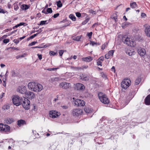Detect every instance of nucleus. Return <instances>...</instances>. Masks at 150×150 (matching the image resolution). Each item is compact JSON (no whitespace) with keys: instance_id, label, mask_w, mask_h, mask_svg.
Returning a JSON list of instances; mask_svg holds the SVG:
<instances>
[{"instance_id":"nucleus-1","label":"nucleus","mask_w":150,"mask_h":150,"mask_svg":"<svg viewBox=\"0 0 150 150\" xmlns=\"http://www.w3.org/2000/svg\"><path fill=\"white\" fill-rule=\"evenodd\" d=\"M28 88L34 92H38L41 91L43 89L42 85L35 82H30L28 85Z\"/></svg>"},{"instance_id":"nucleus-2","label":"nucleus","mask_w":150,"mask_h":150,"mask_svg":"<svg viewBox=\"0 0 150 150\" xmlns=\"http://www.w3.org/2000/svg\"><path fill=\"white\" fill-rule=\"evenodd\" d=\"M98 96L100 100L102 103L105 104H108L109 103V100L107 96L102 92H99Z\"/></svg>"},{"instance_id":"nucleus-3","label":"nucleus","mask_w":150,"mask_h":150,"mask_svg":"<svg viewBox=\"0 0 150 150\" xmlns=\"http://www.w3.org/2000/svg\"><path fill=\"white\" fill-rule=\"evenodd\" d=\"M23 98L20 97L18 96H14L12 98L13 104L16 106H18L22 104Z\"/></svg>"},{"instance_id":"nucleus-4","label":"nucleus","mask_w":150,"mask_h":150,"mask_svg":"<svg viewBox=\"0 0 150 150\" xmlns=\"http://www.w3.org/2000/svg\"><path fill=\"white\" fill-rule=\"evenodd\" d=\"M21 104L23 108L26 110H28L30 108V101L27 98L23 97Z\"/></svg>"},{"instance_id":"nucleus-5","label":"nucleus","mask_w":150,"mask_h":150,"mask_svg":"<svg viewBox=\"0 0 150 150\" xmlns=\"http://www.w3.org/2000/svg\"><path fill=\"white\" fill-rule=\"evenodd\" d=\"M122 40L124 44L130 46H131L133 42V40L132 39L129 38L127 35L122 37Z\"/></svg>"},{"instance_id":"nucleus-6","label":"nucleus","mask_w":150,"mask_h":150,"mask_svg":"<svg viewBox=\"0 0 150 150\" xmlns=\"http://www.w3.org/2000/svg\"><path fill=\"white\" fill-rule=\"evenodd\" d=\"M131 81L128 79H124L121 83V86L124 89H127L130 85Z\"/></svg>"},{"instance_id":"nucleus-7","label":"nucleus","mask_w":150,"mask_h":150,"mask_svg":"<svg viewBox=\"0 0 150 150\" xmlns=\"http://www.w3.org/2000/svg\"><path fill=\"white\" fill-rule=\"evenodd\" d=\"M10 130V127L7 125L0 124V131L7 132Z\"/></svg>"},{"instance_id":"nucleus-8","label":"nucleus","mask_w":150,"mask_h":150,"mask_svg":"<svg viewBox=\"0 0 150 150\" xmlns=\"http://www.w3.org/2000/svg\"><path fill=\"white\" fill-rule=\"evenodd\" d=\"M82 112V110L80 109H74L73 110L72 114L75 117H78L81 115Z\"/></svg>"},{"instance_id":"nucleus-9","label":"nucleus","mask_w":150,"mask_h":150,"mask_svg":"<svg viewBox=\"0 0 150 150\" xmlns=\"http://www.w3.org/2000/svg\"><path fill=\"white\" fill-rule=\"evenodd\" d=\"M71 84L66 82H62L59 84L60 87L65 89H67L71 87Z\"/></svg>"},{"instance_id":"nucleus-10","label":"nucleus","mask_w":150,"mask_h":150,"mask_svg":"<svg viewBox=\"0 0 150 150\" xmlns=\"http://www.w3.org/2000/svg\"><path fill=\"white\" fill-rule=\"evenodd\" d=\"M26 96L27 98L30 99H32L35 97V93L30 91H28L25 93Z\"/></svg>"},{"instance_id":"nucleus-11","label":"nucleus","mask_w":150,"mask_h":150,"mask_svg":"<svg viewBox=\"0 0 150 150\" xmlns=\"http://www.w3.org/2000/svg\"><path fill=\"white\" fill-rule=\"evenodd\" d=\"M75 88L77 90L83 91L85 89V86L81 83H77L76 84Z\"/></svg>"},{"instance_id":"nucleus-12","label":"nucleus","mask_w":150,"mask_h":150,"mask_svg":"<svg viewBox=\"0 0 150 150\" xmlns=\"http://www.w3.org/2000/svg\"><path fill=\"white\" fill-rule=\"evenodd\" d=\"M17 91L18 92H19L21 94H25V93H26V87L25 86L19 87L18 88Z\"/></svg>"},{"instance_id":"nucleus-13","label":"nucleus","mask_w":150,"mask_h":150,"mask_svg":"<svg viewBox=\"0 0 150 150\" xmlns=\"http://www.w3.org/2000/svg\"><path fill=\"white\" fill-rule=\"evenodd\" d=\"M145 104L147 105H150V94L148 95L144 100Z\"/></svg>"},{"instance_id":"nucleus-14","label":"nucleus","mask_w":150,"mask_h":150,"mask_svg":"<svg viewBox=\"0 0 150 150\" xmlns=\"http://www.w3.org/2000/svg\"><path fill=\"white\" fill-rule=\"evenodd\" d=\"M138 52L140 56L143 57L145 54L146 51L144 49H141L138 50Z\"/></svg>"},{"instance_id":"nucleus-15","label":"nucleus","mask_w":150,"mask_h":150,"mask_svg":"<svg viewBox=\"0 0 150 150\" xmlns=\"http://www.w3.org/2000/svg\"><path fill=\"white\" fill-rule=\"evenodd\" d=\"M146 30L145 31V33L146 35L150 37V25L147 26L146 28Z\"/></svg>"},{"instance_id":"nucleus-16","label":"nucleus","mask_w":150,"mask_h":150,"mask_svg":"<svg viewBox=\"0 0 150 150\" xmlns=\"http://www.w3.org/2000/svg\"><path fill=\"white\" fill-rule=\"evenodd\" d=\"M55 112L56 111H50L49 112V115H50V117L53 118H56V116L55 115Z\"/></svg>"},{"instance_id":"nucleus-17","label":"nucleus","mask_w":150,"mask_h":150,"mask_svg":"<svg viewBox=\"0 0 150 150\" xmlns=\"http://www.w3.org/2000/svg\"><path fill=\"white\" fill-rule=\"evenodd\" d=\"M126 53L130 56H132L134 54L135 52L133 50H128L126 51Z\"/></svg>"},{"instance_id":"nucleus-18","label":"nucleus","mask_w":150,"mask_h":150,"mask_svg":"<svg viewBox=\"0 0 150 150\" xmlns=\"http://www.w3.org/2000/svg\"><path fill=\"white\" fill-rule=\"evenodd\" d=\"M83 61L86 62H90L93 60V58L91 57H86L83 58L82 59Z\"/></svg>"},{"instance_id":"nucleus-19","label":"nucleus","mask_w":150,"mask_h":150,"mask_svg":"<svg viewBox=\"0 0 150 150\" xmlns=\"http://www.w3.org/2000/svg\"><path fill=\"white\" fill-rule=\"evenodd\" d=\"M24 124H26V122L24 120H21L18 121L17 124L19 126L22 125Z\"/></svg>"},{"instance_id":"nucleus-20","label":"nucleus","mask_w":150,"mask_h":150,"mask_svg":"<svg viewBox=\"0 0 150 150\" xmlns=\"http://www.w3.org/2000/svg\"><path fill=\"white\" fill-rule=\"evenodd\" d=\"M5 122L8 124H11L13 122V120L12 119L9 118H7L5 120Z\"/></svg>"},{"instance_id":"nucleus-21","label":"nucleus","mask_w":150,"mask_h":150,"mask_svg":"<svg viewBox=\"0 0 150 150\" xmlns=\"http://www.w3.org/2000/svg\"><path fill=\"white\" fill-rule=\"evenodd\" d=\"M130 6L132 8H134L137 7V5L136 2H134L130 3Z\"/></svg>"},{"instance_id":"nucleus-22","label":"nucleus","mask_w":150,"mask_h":150,"mask_svg":"<svg viewBox=\"0 0 150 150\" xmlns=\"http://www.w3.org/2000/svg\"><path fill=\"white\" fill-rule=\"evenodd\" d=\"M84 110L86 113H89L92 111V110L90 108L86 107L84 108Z\"/></svg>"},{"instance_id":"nucleus-23","label":"nucleus","mask_w":150,"mask_h":150,"mask_svg":"<svg viewBox=\"0 0 150 150\" xmlns=\"http://www.w3.org/2000/svg\"><path fill=\"white\" fill-rule=\"evenodd\" d=\"M29 7V6L28 5L25 4H23L21 5V9L24 10H26L28 9Z\"/></svg>"},{"instance_id":"nucleus-24","label":"nucleus","mask_w":150,"mask_h":150,"mask_svg":"<svg viewBox=\"0 0 150 150\" xmlns=\"http://www.w3.org/2000/svg\"><path fill=\"white\" fill-rule=\"evenodd\" d=\"M81 79L83 81H87L88 80V79L86 75L85 74H82L81 76H80Z\"/></svg>"},{"instance_id":"nucleus-25","label":"nucleus","mask_w":150,"mask_h":150,"mask_svg":"<svg viewBox=\"0 0 150 150\" xmlns=\"http://www.w3.org/2000/svg\"><path fill=\"white\" fill-rule=\"evenodd\" d=\"M81 36H78L76 37H72V39L76 41H79L80 40L81 38Z\"/></svg>"},{"instance_id":"nucleus-26","label":"nucleus","mask_w":150,"mask_h":150,"mask_svg":"<svg viewBox=\"0 0 150 150\" xmlns=\"http://www.w3.org/2000/svg\"><path fill=\"white\" fill-rule=\"evenodd\" d=\"M79 101L78 106H83L85 105V103L84 101L80 99L79 100Z\"/></svg>"},{"instance_id":"nucleus-27","label":"nucleus","mask_w":150,"mask_h":150,"mask_svg":"<svg viewBox=\"0 0 150 150\" xmlns=\"http://www.w3.org/2000/svg\"><path fill=\"white\" fill-rule=\"evenodd\" d=\"M79 99H76L74 100L72 102V103L74 104V105L78 106L79 102Z\"/></svg>"},{"instance_id":"nucleus-28","label":"nucleus","mask_w":150,"mask_h":150,"mask_svg":"<svg viewBox=\"0 0 150 150\" xmlns=\"http://www.w3.org/2000/svg\"><path fill=\"white\" fill-rule=\"evenodd\" d=\"M47 21H40L39 25H42L45 24H47L48 23L47 22Z\"/></svg>"},{"instance_id":"nucleus-29","label":"nucleus","mask_w":150,"mask_h":150,"mask_svg":"<svg viewBox=\"0 0 150 150\" xmlns=\"http://www.w3.org/2000/svg\"><path fill=\"white\" fill-rule=\"evenodd\" d=\"M69 17L71 20L74 21H75L76 20V18L73 14H70L69 16Z\"/></svg>"},{"instance_id":"nucleus-30","label":"nucleus","mask_w":150,"mask_h":150,"mask_svg":"<svg viewBox=\"0 0 150 150\" xmlns=\"http://www.w3.org/2000/svg\"><path fill=\"white\" fill-rule=\"evenodd\" d=\"M141 81V79L140 78L137 79L135 81V84L137 85L139 84Z\"/></svg>"},{"instance_id":"nucleus-31","label":"nucleus","mask_w":150,"mask_h":150,"mask_svg":"<svg viewBox=\"0 0 150 150\" xmlns=\"http://www.w3.org/2000/svg\"><path fill=\"white\" fill-rule=\"evenodd\" d=\"M114 51L115 50H110L108 52V54L110 56H112Z\"/></svg>"},{"instance_id":"nucleus-32","label":"nucleus","mask_w":150,"mask_h":150,"mask_svg":"<svg viewBox=\"0 0 150 150\" xmlns=\"http://www.w3.org/2000/svg\"><path fill=\"white\" fill-rule=\"evenodd\" d=\"M57 5L58 7H61L62 6V4L60 1L57 2Z\"/></svg>"},{"instance_id":"nucleus-33","label":"nucleus","mask_w":150,"mask_h":150,"mask_svg":"<svg viewBox=\"0 0 150 150\" xmlns=\"http://www.w3.org/2000/svg\"><path fill=\"white\" fill-rule=\"evenodd\" d=\"M14 8L15 10L17 11L19 8L18 5L17 4L15 3L13 4Z\"/></svg>"},{"instance_id":"nucleus-34","label":"nucleus","mask_w":150,"mask_h":150,"mask_svg":"<svg viewBox=\"0 0 150 150\" xmlns=\"http://www.w3.org/2000/svg\"><path fill=\"white\" fill-rule=\"evenodd\" d=\"M46 11L47 13H51L52 12V9L51 8H47V9Z\"/></svg>"},{"instance_id":"nucleus-35","label":"nucleus","mask_w":150,"mask_h":150,"mask_svg":"<svg viewBox=\"0 0 150 150\" xmlns=\"http://www.w3.org/2000/svg\"><path fill=\"white\" fill-rule=\"evenodd\" d=\"M89 18H88L86 19V20L83 21L82 23V24L83 25H84L86 24L89 21Z\"/></svg>"},{"instance_id":"nucleus-36","label":"nucleus","mask_w":150,"mask_h":150,"mask_svg":"<svg viewBox=\"0 0 150 150\" xmlns=\"http://www.w3.org/2000/svg\"><path fill=\"white\" fill-rule=\"evenodd\" d=\"M11 73L12 74V76H16L17 75V74L15 72V71L14 70L12 71H11Z\"/></svg>"},{"instance_id":"nucleus-37","label":"nucleus","mask_w":150,"mask_h":150,"mask_svg":"<svg viewBox=\"0 0 150 150\" xmlns=\"http://www.w3.org/2000/svg\"><path fill=\"white\" fill-rule=\"evenodd\" d=\"M37 43V41H34L31 42L28 45L29 46H30L35 45L36 43Z\"/></svg>"},{"instance_id":"nucleus-38","label":"nucleus","mask_w":150,"mask_h":150,"mask_svg":"<svg viewBox=\"0 0 150 150\" xmlns=\"http://www.w3.org/2000/svg\"><path fill=\"white\" fill-rule=\"evenodd\" d=\"M39 34V33H37L36 34H34L33 35H31L30 37V39H33L34 37H36V36H37L38 34Z\"/></svg>"},{"instance_id":"nucleus-39","label":"nucleus","mask_w":150,"mask_h":150,"mask_svg":"<svg viewBox=\"0 0 150 150\" xmlns=\"http://www.w3.org/2000/svg\"><path fill=\"white\" fill-rule=\"evenodd\" d=\"M97 64L98 66H102V62L98 60L97 62Z\"/></svg>"},{"instance_id":"nucleus-40","label":"nucleus","mask_w":150,"mask_h":150,"mask_svg":"<svg viewBox=\"0 0 150 150\" xmlns=\"http://www.w3.org/2000/svg\"><path fill=\"white\" fill-rule=\"evenodd\" d=\"M19 26L22 25H24V26H25L26 25H27V24L23 22H21L18 24Z\"/></svg>"},{"instance_id":"nucleus-41","label":"nucleus","mask_w":150,"mask_h":150,"mask_svg":"<svg viewBox=\"0 0 150 150\" xmlns=\"http://www.w3.org/2000/svg\"><path fill=\"white\" fill-rule=\"evenodd\" d=\"M9 42V40L7 39H5L3 40V42L4 43L6 44Z\"/></svg>"},{"instance_id":"nucleus-42","label":"nucleus","mask_w":150,"mask_h":150,"mask_svg":"<svg viewBox=\"0 0 150 150\" xmlns=\"http://www.w3.org/2000/svg\"><path fill=\"white\" fill-rule=\"evenodd\" d=\"M6 12V11H5L3 9L0 8V13H2L3 14L5 13Z\"/></svg>"},{"instance_id":"nucleus-43","label":"nucleus","mask_w":150,"mask_h":150,"mask_svg":"<svg viewBox=\"0 0 150 150\" xmlns=\"http://www.w3.org/2000/svg\"><path fill=\"white\" fill-rule=\"evenodd\" d=\"M93 33L92 32H90L87 34V35L88 36L89 38H91L92 37Z\"/></svg>"},{"instance_id":"nucleus-44","label":"nucleus","mask_w":150,"mask_h":150,"mask_svg":"<svg viewBox=\"0 0 150 150\" xmlns=\"http://www.w3.org/2000/svg\"><path fill=\"white\" fill-rule=\"evenodd\" d=\"M58 68H49L47 70H49V71H54L56 70L57 69H58Z\"/></svg>"},{"instance_id":"nucleus-45","label":"nucleus","mask_w":150,"mask_h":150,"mask_svg":"<svg viewBox=\"0 0 150 150\" xmlns=\"http://www.w3.org/2000/svg\"><path fill=\"white\" fill-rule=\"evenodd\" d=\"M56 53L52 51H50V54L51 55H54L56 54Z\"/></svg>"},{"instance_id":"nucleus-46","label":"nucleus","mask_w":150,"mask_h":150,"mask_svg":"<svg viewBox=\"0 0 150 150\" xmlns=\"http://www.w3.org/2000/svg\"><path fill=\"white\" fill-rule=\"evenodd\" d=\"M76 16L78 18H79L81 16V14L79 12H76Z\"/></svg>"},{"instance_id":"nucleus-47","label":"nucleus","mask_w":150,"mask_h":150,"mask_svg":"<svg viewBox=\"0 0 150 150\" xmlns=\"http://www.w3.org/2000/svg\"><path fill=\"white\" fill-rule=\"evenodd\" d=\"M64 53V51L63 50H60L59 51V55L60 56H62L63 53Z\"/></svg>"},{"instance_id":"nucleus-48","label":"nucleus","mask_w":150,"mask_h":150,"mask_svg":"<svg viewBox=\"0 0 150 150\" xmlns=\"http://www.w3.org/2000/svg\"><path fill=\"white\" fill-rule=\"evenodd\" d=\"M110 56L108 53L105 54V57L106 59H108L110 58Z\"/></svg>"},{"instance_id":"nucleus-49","label":"nucleus","mask_w":150,"mask_h":150,"mask_svg":"<svg viewBox=\"0 0 150 150\" xmlns=\"http://www.w3.org/2000/svg\"><path fill=\"white\" fill-rule=\"evenodd\" d=\"M59 13H56L54 14V15H53V17L54 18H57L58 16H59Z\"/></svg>"},{"instance_id":"nucleus-50","label":"nucleus","mask_w":150,"mask_h":150,"mask_svg":"<svg viewBox=\"0 0 150 150\" xmlns=\"http://www.w3.org/2000/svg\"><path fill=\"white\" fill-rule=\"evenodd\" d=\"M13 41L15 43L17 44L19 42L20 40H19L15 39L13 40Z\"/></svg>"},{"instance_id":"nucleus-51","label":"nucleus","mask_w":150,"mask_h":150,"mask_svg":"<svg viewBox=\"0 0 150 150\" xmlns=\"http://www.w3.org/2000/svg\"><path fill=\"white\" fill-rule=\"evenodd\" d=\"M97 43L96 42L94 41H92L91 43V44L93 46L95 45H97Z\"/></svg>"},{"instance_id":"nucleus-52","label":"nucleus","mask_w":150,"mask_h":150,"mask_svg":"<svg viewBox=\"0 0 150 150\" xmlns=\"http://www.w3.org/2000/svg\"><path fill=\"white\" fill-rule=\"evenodd\" d=\"M104 57H100L99 59H98V60L100 61H102L104 60Z\"/></svg>"},{"instance_id":"nucleus-53","label":"nucleus","mask_w":150,"mask_h":150,"mask_svg":"<svg viewBox=\"0 0 150 150\" xmlns=\"http://www.w3.org/2000/svg\"><path fill=\"white\" fill-rule=\"evenodd\" d=\"M38 55L40 60H41L42 59V55L41 54H38Z\"/></svg>"},{"instance_id":"nucleus-54","label":"nucleus","mask_w":150,"mask_h":150,"mask_svg":"<svg viewBox=\"0 0 150 150\" xmlns=\"http://www.w3.org/2000/svg\"><path fill=\"white\" fill-rule=\"evenodd\" d=\"M105 44H103L102 46L101 49L103 50L105 49Z\"/></svg>"},{"instance_id":"nucleus-55","label":"nucleus","mask_w":150,"mask_h":150,"mask_svg":"<svg viewBox=\"0 0 150 150\" xmlns=\"http://www.w3.org/2000/svg\"><path fill=\"white\" fill-rule=\"evenodd\" d=\"M42 31V30L41 28H40L39 30H37L36 31V32H38V33H39L41 32Z\"/></svg>"},{"instance_id":"nucleus-56","label":"nucleus","mask_w":150,"mask_h":150,"mask_svg":"<svg viewBox=\"0 0 150 150\" xmlns=\"http://www.w3.org/2000/svg\"><path fill=\"white\" fill-rule=\"evenodd\" d=\"M112 19H114L115 20V22H116L117 20V16H115L114 17H113L112 18Z\"/></svg>"},{"instance_id":"nucleus-57","label":"nucleus","mask_w":150,"mask_h":150,"mask_svg":"<svg viewBox=\"0 0 150 150\" xmlns=\"http://www.w3.org/2000/svg\"><path fill=\"white\" fill-rule=\"evenodd\" d=\"M60 114L59 113H58L56 111L55 115L56 116V117H58Z\"/></svg>"},{"instance_id":"nucleus-58","label":"nucleus","mask_w":150,"mask_h":150,"mask_svg":"<svg viewBox=\"0 0 150 150\" xmlns=\"http://www.w3.org/2000/svg\"><path fill=\"white\" fill-rule=\"evenodd\" d=\"M7 6H8V8H10L11 7V4L9 2H8V3Z\"/></svg>"},{"instance_id":"nucleus-59","label":"nucleus","mask_w":150,"mask_h":150,"mask_svg":"<svg viewBox=\"0 0 150 150\" xmlns=\"http://www.w3.org/2000/svg\"><path fill=\"white\" fill-rule=\"evenodd\" d=\"M141 16L142 17H144L146 16V14L145 13H141Z\"/></svg>"},{"instance_id":"nucleus-60","label":"nucleus","mask_w":150,"mask_h":150,"mask_svg":"<svg viewBox=\"0 0 150 150\" xmlns=\"http://www.w3.org/2000/svg\"><path fill=\"white\" fill-rule=\"evenodd\" d=\"M9 106H8L6 105L4 106V109L8 110L9 108Z\"/></svg>"},{"instance_id":"nucleus-61","label":"nucleus","mask_w":150,"mask_h":150,"mask_svg":"<svg viewBox=\"0 0 150 150\" xmlns=\"http://www.w3.org/2000/svg\"><path fill=\"white\" fill-rule=\"evenodd\" d=\"M69 24H70V23H67L65 24V25H64L63 26L64 27H67V26L69 25Z\"/></svg>"},{"instance_id":"nucleus-62","label":"nucleus","mask_w":150,"mask_h":150,"mask_svg":"<svg viewBox=\"0 0 150 150\" xmlns=\"http://www.w3.org/2000/svg\"><path fill=\"white\" fill-rule=\"evenodd\" d=\"M25 37H26V36H23V37H20L19 38V39L20 40V41H21V40H23V39H24Z\"/></svg>"},{"instance_id":"nucleus-63","label":"nucleus","mask_w":150,"mask_h":150,"mask_svg":"<svg viewBox=\"0 0 150 150\" xmlns=\"http://www.w3.org/2000/svg\"><path fill=\"white\" fill-rule=\"evenodd\" d=\"M42 12L44 13H45V14H47V12L45 10V9H43L42 11Z\"/></svg>"},{"instance_id":"nucleus-64","label":"nucleus","mask_w":150,"mask_h":150,"mask_svg":"<svg viewBox=\"0 0 150 150\" xmlns=\"http://www.w3.org/2000/svg\"><path fill=\"white\" fill-rule=\"evenodd\" d=\"M0 66L1 68H3L5 66V65L3 64H0Z\"/></svg>"}]
</instances>
